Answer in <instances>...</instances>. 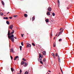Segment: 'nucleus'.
<instances>
[{
    "label": "nucleus",
    "instance_id": "f3484780",
    "mask_svg": "<svg viewBox=\"0 0 74 74\" xmlns=\"http://www.w3.org/2000/svg\"><path fill=\"white\" fill-rule=\"evenodd\" d=\"M6 23L8 25H9L10 24V23L9 22V21H6Z\"/></svg>",
    "mask_w": 74,
    "mask_h": 74
},
{
    "label": "nucleus",
    "instance_id": "0eeeda50",
    "mask_svg": "<svg viewBox=\"0 0 74 74\" xmlns=\"http://www.w3.org/2000/svg\"><path fill=\"white\" fill-rule=\"evenodd\" d=\"M48 10L49 11H51V10H52V8H49Z\"/></svg>",
    "mask_w": 74,
    "mask_h": 74
},
{
    "label": "nucleus",
    "instance_id": "4be33fe9",
    "mask_svg": "<svg viewBox=\"0 0 74 74\" xmlns=\"http://www.w3.org/2000/svg\"><path fill=\"white\" fill-rule=\"evenodd\" d=\"M21 45H22V46H23V42H21Z\"/></svg>",
    "mask_w": 74,
    "mask_h": 74
},
{
    "label": "nucleus",
    "instance_id": "cd10ccee",
    "mask_svg": "<svg viewBox=\"0 0 74 74\" xmlns=\"http://www.w3.org/2000/svg\"><path fill=\"white\" fill-rule=\"evenodd\" d=\"M17 16H18L16 15H15L14 16V18H16Z\"/></svg>",
    "mask_w": 74,
    "mask_h": 74
},
{
    "label": "nucleus",
    "instance_id": "680f3d73",
    "mask_svg": "<svg viewBox=\"0 0 74 74\" xmlns=\"http://www.w3.org/2000/svg\"><path fill=\"white\" fill-rule=\"evenodd\" d=\"M48 74H49V73H48Z\"/></svg>",
    "mask_w": 74,
    "mask_h": 74
},
{
    "label": "nucleus",
    "instance_id": "c9c22d12",
    "mask_svg": "<svg viewBox=\"0 0 74 74\" xmlns=\"http://www.w3.org/2000/svg\"><path fill=\"white\" fill-rule=\"evenodd\" d=\"M56 57L58 56V53H56Z\"/></svg>",
    "mask_w": 74,
    "mask_h": 74
},
{
    "label": "nucleus",
    "instance_id": "aec40b11",
    "mask_svg": "<svg viewBox=\"0 0 74 74\" xmlns=\"http://www.w3.org/2000/svg\"><path fill=\"white\" fill-rule=\"evenodd\" d=\"M43 62H45L46 61V59L45 58H44V59L43 60Z\"/></svg>",
    "mask_w": 74,
    "mask_h": 74
},
{
    "label": "nucleus",
    "instance_id": "412c9836",
    "mask_svg": "<svg viewBox=\"0 0 74 74\" xmlns=\"http://www.w3.org/2000/svg\"><path fill=\"white\" fill-rule=\"evenodd\" d=\"M22 47L21 46H20V50L22 51Z\"/></svg>",
    "mask_w": 74,
    "mask_h": 74
},
{
    "label": "nucleus",
    "instance_id": "2f4dec72",
    "mask_svg": "<svg viewBox=\"0 0 74 74\" xmlns=\"http://www.w3.org/2000/svg\"><path fill=\"white\" fill-rule=\"evenodd\" d=\"M10 58H11V60H12L13 59V58L12 57V56H10Z\"/></svg>",
    "mask_w": 74,
    "mask_h": 74
},
{
    "label": "nucleus",
    "instance_id": "72a5a7b5",
    "mask_svg": "<svg viewBox=\"0 0 74 74\" xmlns=\"http://www.w3.org/2000/svg\"><path fill=\"white\" fill-rule=\"evenodd\" d=\"M58 59H60V57H59V55H58Z\"/></svg>",
    "mask_w": 74,
    "mask_h": 74
},
{
    "label": "nucleus",
    "instance_id": "ea45409f",
    "mask_svg": "<svg viewBox=\"0 0 74 74\" xmlns=\"http://www.w3.org/2000/svg\"><path fill=\"white\" fill-rule=\"evenodd\" d=\"M9 18H10V19H12V17L11 16Z\"/></svg>",
    "mask_w": 74,
    "mask_h": 74
},
{
    "label": "nucleus",
    "instance_id": "c756f323",
    "mask_svg": "<svg viewBox=\"0 0 74 74\" xmlns=\"http://www.w3.org/2000/svg\"><path fill=\"white\" fill-rule=\"evenodd\" d=\"M32 45H34V46L35 47V44H34V43H32Z\"/></svg>",
    "mask_w": 74,
    "mask_h": 74
},
{
    "label": "nucleus",
    "instance_id": "20e7f679",
    "mask_svg": "<svg viewBox=\"0 0 74 74\" xmlns=\"http://www.w3.org/2000/svg\"><path fill=\"white\" fill-rule=\"evenodd\" d=\"M10 40H11L12 38V42H14V37H12L11 38H10Z\"/></svg>",
    "mask_w": 74,
    "mask_h": 74
},
{
    "label": "nucleus",
    "instance_id": "9b49d317",
    "mask_svg": "<svg viewBox=\"0 0 74 74\" xmlns=\"http://www.w3.org/2000/svg\"><path fill=\"white\" fill-rule=\"evenodd\" d=\"M42 53L43 55H46V52L45 51H43Z\"/></svg>",
    "mask_w": 74,
    "mask_h": 74
},
{
    "label": "nucleus",
    "instance_id": "052dcab7",
    "mask_svg": "<svg viewBox=\"0 0 74 74\" xmlns=\"http://www.w3.org/2000/svg\"><path fill=\"white\" fill-rule=\"evenodd\" d=\"M59 74H60V73H59Z\"/></svg>",
    "mask_w": 74,
    "mask_h": 74
},
{
    "label": "nucleus",
    "instance_id": "423d86ee",
    "mask_svg": "<svg viewBox=\"0 0 74 74\" xmlns=\"http://www.w3.org/2000/svg\"><path fill=\"white\" fill-rule=\"evenodd\" d=\"M11 52L12 53H14V49L13 48H11Z\"/></svg>",
    "mask_w": 74,
    "mask_h": 74
},
{
    "label": "nucleus",
    "instance_id": "f704fd0d",
    "mask_svg": "<svg viewBox=\"0 0 74 74\" xmlns=\"http://www.w3.org/2000/svg\"><path fill=\"white\" fill-rule=\"evenodd\" d=\"M50 36L51 37H52V34H51Z\"/></svg>",
    "mask_w": 74,
    "mask_h": 74
},
{
    "label": "nucleus",
    "instance_id": "8fccbe9b",
    "mask_svg": "<svg viewBox=\"0 0 74 74\" xmlns=\"http://www.w3.org/2000/svg\"><path fill=\"white\" fill-rule=\"evenodd\" d=\"M55 38H56V37H54V40H55Z\"/></svg>",
    "mask_w": 74,
    "mask_h": 74
},
{
    "label": "nucleus",
    "instance_id": "603ef678",
    "mask_svg": "<svg viewBox=\"0 0 74 74\" xmlns=\"http://www.w3.org/2000/svg\"><path fill=\"white\" fill-rule=\"evenodd\" d=\"M57 36H58V34H57L56 35V37Z\"/></svg>",
    "mask_w": 74,
    "mask_h": 74
},
{
    "label": "nucleus",
    "instance_id": "3c124183",
    "mask_svg": "<svg viewBox=\"0 0 74 74\" xmlns=\"http://www.w3.org/2000/svg\"><path fill=\"white\" fill-rule=\"evenodd\" d=\"M59 35H60V34H59L58 35V37H59Z\"/></svg>",
    "mask_w": 74,
    "mask_h": 74
},
{
    "label": "nucleus",
    "instance_id": "a19ab883",
    "mask_svg": "<svg viewBox=\"0 0 74 74\" xmlns=\"http://www.w3.org/2000/svg\"><path fill=\"white\" fill-rule=\"evenodd\" d=\"M15 58L16 59L17 58H18V56H17Z\"/></svg>",
    "mask_w": 74,
    "mask_h": 74
},
{
    "label": "nucleus",
    "instance_id": "6e6552de",
    "mask_svg": "<svg viewBox=\"0 0 74 74\" xmlns=\"http://www.w3.org/2000/svg\"><path fill=\"white\" fill-rule=\"evenodd\" d=\"M47 15H50L51 14V13L50 12H49L47 13Z\"/></svg>",
    "mask_w": 74,
    "mask_h": 74
},
{
    "label": "nucleus",
    "instance_id": "5701e85b",
    "mask_svg": "<svg viewBox=\"0 0 74 74\" xmlns=\"http://www.w3.org/2000/svg\"><path fill=\"white\" fill-rule=\"evenodd\" d=\"M0 15H1V16H3V15H4V14H3V13H1L0 14Z\"/></svg>",
    "mask_w": 74,
    "mask_h": 74
},
{
    "label": "nucleus",
    "instance_id": "bf43d9fd",
    "mask_svg": "<svg viewBox=\"0 0 74 74\" xmlns=\"http://www.w3.org/2000/svg\"><path fill=\"white\" fill-rule=\"evenodd\" d=\"M61 72H62V74H63V71H61Z\"/></svg>",
    "mask_w": 74,
    "mask_h": 74
},
{
    "label": "nucleus",
    "instance_id": "49530a36",
    "mask_svg": "<svg viewBox=\"0 0 74 74\" xmlns=\"http://www.w3.org/2000/svg\"><path fill=\"white\" fill-rule=\"evenodd\" d=\"M60 69L61 71H62V68H61V67H60Z\"/></svg>",
    "mask_w": 74,
    "mask_h": 74
},
{
    "label": "nucleus",
    "instance_id": "393cba45",
    "mask_svg": "<svg viewBox=\"0 0 74 74\" xmlns=\"http://www.w3.org/2000/svg\"><path fill=\"white\" fill-rule=\"evenodd\" d=\"M12 31L13 32H11V34H13V33H14V31L12 30Z\"/></svg>",
    "mask_w": 74,
    "mask_h": 74
},
{
    "label": "nucleus",
    "instance_id": "2eb2a0df",
    "mask_svg": "<svg viewBox=\"0 0 74 74\" xmlns=\"http://www.w3.org/2000/svg\"><path fill=\"white\" fill-rule=\"evenodd\" d=\"M24 63H25V62H24V61H22V62H21V65H23V64H24Z\"/></svg>",
    "mask_w": 74,
    "mask_h": 74
},
{
    "label": "nucleus",
    "instance_id": "ddd939ff",
    "mask_svg": "<svg viewBox=\"0 0 74 74\" xmlns=\"http://www.w3.org/2000/svg\"><path fill=\"white\" fill-rule=\"evenodd\" d=\"M38 61L40 62L42 61V59H41V58H39L38 59Z\"/></svg>",
    "mask_w": 74,
    "mask_h": 74
},
{
    "label": "nucleus",
    "instance_id": "9d476101",
    "mask_svg": "<svg viewBox=\"0 0 74 74\" xmlns=\"http://www.w3.org/2000/svg\"><path fill=\"white\" fill-rule=\"evenodd\" d=\"M52 56H53L54 57V58H56V57H55V54L53 53L52 54Z\"/></svg>",
    "mask_w": 74,
    "mask_h": 74
},
{
    "label": "nucleus",
    "instance_id": "e433bc0d",
    "mask_svg": "<svg viewBox=\"0 0 74 74\" xmlns=\"http://www.w3.org/2000/svg\"><path fill=\"white\" fill-rule=\"evenodd\" d=\"M20 73H22V70L21 69L20 70Z\"/></svg>",
    "mask_w": 74,
    "mask_h": 74
},
{
    "label": "nucleus",
    "instance_id": "a18cd8bd",
    "mask_svg": "<svg viewBox=\"0 0 74 74\" xmlns=\"http://www.w3.org/2000/svg\"><path fill=\"white\" fill-rule=\"evenodd\" d=\"M16 60V58H14V60Z\"/></svg>",
    "mask_w": 74,
    "mask_h": 74
},
{
    "label": "nucleus",
    "instance_id": "58836bf2",
    "mask_svg": "<svg viewBox=\"0 0 74 74\" xmlns=\"http://www.w3.org/2000/svg\"><path fill=\"white\" fill-rule=\"evenodd\" d=\"M58 61L59 62H60V59H58Z\"/></svg>",
    "mask_w": 74,
    "mask_h": 74
},
{
    "label": "nucleus",
    "instance_id": "7c9ffc66",
    "mask_svg": "<svg viewBox=\"0 0 74 74\" xmlns=\"http://www.w3.org/2000/svg\"><path fill=\"white\" fill-rule=\"evenodd\" d=\"M23 60H24V61H26V59H25V58H23Z\"/></svg>",
    "mask_w": 74,
    "mask_h": 74
},
{
    "label": "nucleus",
    "instance_id": "13d9d810",
    "mask_svg": "<svg viewBox=\"0 0 74 74\" xmlns=\"http://www.w3.org/2000/svg\"><path fill=\"white\" fill-rule=\"evenodd\" d=\"M61 72H62V74H63V71H61Z\"/></svg>",
    "mask_w": 74,
    "mask_h": 74
},
{
    "label": "nucleus",
    "instance_id": "f8f14e48",
    "mask_svg": "<svg viewBox=\"0 0 74 74\" xmlns=\"http://www.w3.org/2000/svg\"><path fill=\"white\" fill-rule=\"evenodd\" d=\"M45 21L47 23H48V22H49V20L48 19H47L45 20Z\"/></svg>",
    "mask_w": 74,
    "mask_h": 74
},
{
    "label": "nucleus",
    "instance_id": "473e14b6",
    "mask_svg": "<svg viewBox=\"0 0 74 74\" xmlns=\"http://www.w3.org/2000/svg\"><path fill=\"white\" fill-rule=\"evenodd\" d=\"M40 63L42 64H43V62H42V61H41L40 62Z\"/></svg>",
    "mask_w": 74,
    "mask_h": 74
},
{
    "label": "nucleus",
    "instance_id": "c03bdc74",
    "mask_svg": "<svg viewBox=\"0 0 74 74\" xmlns=\"http://www.w3.org/2000/svg\"><path fill=\"white\" fill-rule=\"evenodd\" d=\"M42 58L41 56H39V58Z\"/></svg>",
    "mask_w": 74,
    "mask_h": 74
},
{
    "label": "nucleus",
    "instance_id": "37998d69",
    "mask_svg": "<svg viewBox=\"0 0 74 74\" xmlns=\"http://www.w3.org/2000/svg\"><path fill=\"white\" fill-rule=\"evenodd\" d=\"M62 39H60L59 40V41H62Z\"/></svg>",
    "mask_w": 74,
    "mask_h": 74
},
{
    "label": "nucleus",
    "instance_id": "bb28decb",
    "mask_svg": "<svg viewBox=\"0 0 74 74\" xmlns=\"http://www.w3.org/2000/svg\"><path fill=\"white\" fill-rule=\"evenodd\" d=\"M35 19V18L33 17L32 18V21H34Z\"/></svg>",
    "mask_w": 74,
    "mask_h": 74
},
{
    "label": "nucleus",
    "instance_id": "09e8293b",
    "mask_svg": "<svg viewBox=\"0 0 74 74\" xmlns=\"http://www.w3.org/2000/svg\"><path fill=\"white\" fill-rule=\"evenodd\" d=\"M39 56H41V53H39Z\"/></svg>",
    "mask_w": 74,
    "mask_h": 74
},
{
    "label": "nucleus",
    "instance_id": "79ce46f5",
    "mask_svg": "<svg viewBox=\"0 0 74 74\" xmlns=\"http://www.w3.org/2000/svg\"><path fill=\"white\" fill-rule=\"evenodd\" d=\"M11 34H11V33H10L9 34V36H11Z\"/></svg>",
    "mask_w": 74,
    "mask_h": 74
},
{
    "label": "nucleus",
    "instance_id": "6ab92c4d",
    "mask_svg": "<svg viewBox=\"0 0 74 74\" xmlns=\"http://www.w3.org/2000/svg\"><path fill=\"white\" fill-rule=\"evenodd\" d=\"M24 64H25L24 65V66H27V63H26V62H24Z\"/></svg>",
    "mask_w": 74,
    "mask_h": 74
},
{
    "label": "nucleus",
    "instance_id": "39448f33",
    "mask_svg": "<svg viewBox=\"0 0 74 74\" xmlns=\"http://www.w3.org/2000/svg\"><path fill=\"white\" fill-rule=\"evenodd\" d=\"M13 25H10V27H9V29H10L11 30H12V28H13Z\"/></svg>",
    "mask_w": 74,
    "mask_h": 74
},
{
    "label": "nucleus",
    "instance_id": "1a4fd4ad",
    "mask_svg": "<svg viewBox=\"0 0 74 74\" xmlns=\"http://www.w3.org/2000/svg\"><path fill=\"white\" fill-rule=\"evenodd\" d=\"M58 6L60 7V2H59V0H58Z\"/></svg>",
    "mask_w": 74,
    "mask_h": 74
},
{
    "label": "nucleus",
    "instance_id": "b1692460",
    "mask_svg": "<svg viewBox=\"0 0 74 74\" xmlns=\"http://www.w3.org/2000/svg\"><path fill=\"white\" fill-rule=\"evenodd\" d=\"M25 74H28V72L27 71H26L25 73Z\"/></svg>",
    "mask_w": 74,
    "mask_h": 74
},
{
    "label": "nucleus",
    "instance_id": "864d4df0",
    "mask_svg": "<svg viewBox=\"0 0 74 74\" xmlns=\"http://www.w3.org/2000/svg\"><path fill=\"white\" fill-rule=\"evenodd\" d=\"M14 38H15V39H17L15 37H14Z\"/></svg>",
    "mask_w": 74,
    "mask_h": 74
},
{
    "label": "nucleus",
    "instance_id": "dca6fc26",
    "mask_svg": "<svg viewBox=\"0 0 74 74\" xmlns=\"http://www.w3.org/2000/svg\"><path fill=\"white\" fill-rule=\"evenodd\" d=\"M3 19H8V17H3Z\"/></svg>",
    "mask_w": 74,
    "mask_h": 74
},
{
    "label": "nucleus",
    "instance_id": "f03ea898",
    "mask_svg": "<svg viewBox=\"0 0 74 74\" xmlns=\"http://www.w3.org/2000/svg\"><path fill=\"white\" fill-rule=\"evenodd\" d=\"M27 48H29V47H30V48L31 47H32V45L31 44L29 43H27Z\"/></svg>",
    "mask_w": 74,
    "mask_h": 74
},
{
    "label": "nucleus",
    "instance_id": "4468645a",
    "mask_svg": "<svg viewBox=\"0 0 74 74\" xmlns=\"http://www.w3.org/2000/svg\"><path fill=\"white\" fill-rule=\"evenodd\" d=\"M1 3H2V5H4V4H5L4 3V1H2Z\"/></svg>",
    "mask_w": 74,
    "mask_h": 74
},
{
    "label": "nucleus",
    "instance_id": "6e6d98bb",
    "mask_svg": "<svg viewBox=\"0 0 74 74\" xmlns=\"http://www.w3.org/2000/svg\"><path fill=\"white\" fill-rule=\"evenodd\" d=\"M49 71L50 72H51V71H49Z\"/></svg>",
    "mask_w": 74,
    "mask_h": 74
},
{
    "label": "nucleus",
    "instance_id": "4d7b16f0",
    "mask_svg": "<svg viewBox=\"0 0 74 74\" xmlns=\"http://www.w3.org/2000/svg\"><path fill=\"white\" fill-rule=\"evenodd\" d=\"M9 12H8V14H9Z\"/></svg>",
    "mask_w": 74,
    "mask_h": 74
},
{
    "label": "nucleus",
    "instance_id": "a211bd4d",
    "mask_svg": "<svg viewBox=\"0 0 74 74\" xmlns=\"http://www.w3.org/2000/svg\"><path fill=\"white\" fill-rule=\"evenodd\" d=\"M24 16H25V17H27V14H24Z\"/></svg>",
    "mask_w": 74,
    "mask_h": 74
},
{
    "label": "nucleus",
    "instance_id": "4c0bfd02",
    "mask_svg": "<svg viewBox=\"0 0 74 74\" xmlns=\"http://www.w3.org/2000/svg\"><path fill=\"white\" fill-rule=\"evenodd\" d=\"M23 34H21V36H22V37H23Z\"/></svg>",
    "mask_w": 74,
    "mask_h": 74
},
{
    "label": "nucleus",
    "instance_id": "f257e3e1",
    "mask_svg": "<svg viewBox=\"0 0 74 74\" xmlns=\"http://www.w3.org/2000/svg\"><path fill=\"white\" fill-rule=\"evenodd\" d=\"M10 30H9L8 31V37L9 38V39H11V37H14V35L13 34H12V35L11 36H9V34L10 33Z\"/></svg>",
    "mask_w": 74,
    "mask_h": 74
},
{
    "label": "nucleus",
    "instance_id": "de8ad7c7",
    "mask_svg": "<svg viewBox=\"0 0 74 74\" xmlns=\"http://www.w3.org/2000/svg\"><path fill=\"white\" fill-rule=\"evenodd\" d=\"M54 47H55V44H54Z\"/></svg>",
    "mask_w": 74,
    "mask_h": 74
},
{
    "label": "nucleus",
    "instance_id": "c85d7f7f",
    "mask_svg": "<svg viewBox=\"0 0 74 74\" xmlns=\"http://www.w3.org/2000/svg\"><path fill=\"white\" fill-rule=\"evenodd\" d=\"M55 14L54 13H53V16H55Z\"/></svg>",
    "mask_w": 74,
    "mask_h": 74
},
{
    "label": "nucleus",
    "instance_id": "7ed1b4c3",
    "mask_svg": "<svg viewBox=\"0 0 74 74\" xmlns=\"http://www.w3.org/2000/svg\"><path fill=\"white\" fill-rule=\"evenodd\" d=\"M61 30H62L61 32H60L59 33V34H62V33H63V30H63V28H62L60 30V31H61Z\"/></svg>",
    "mask_w": 74,
    "mask_h": 74
},
{
    "label": "nucleus",
    "instance_id": "a878e982",
    "mask_svg": "<svg viewBox=\"0 0 74 74\" xmlns=\"http://www.w3.org/2000/svg\"><path fill=\"white\" fill-rule=\"evenodd\" d=\"M11 70L12 71H12H14V69H13V68H11Z\"/></svg>",
    "mask_w": 74,
    "mask_h": 74
},
{
    "label": "nucleus",
    "instance_id": "5fc2aeb1",
    "mask_svg": "<svg viewBox=\"0 0 74 74\" xmlns=\"http://www.w3.org/2000/svg\"><path fill=\"white\" fill-rule=\"evenodd\" d=\"M67 10H69V8H67Z\"/></svg>",
    "mask_w": 74,
    "mask_h": 74
}]
</instances>
